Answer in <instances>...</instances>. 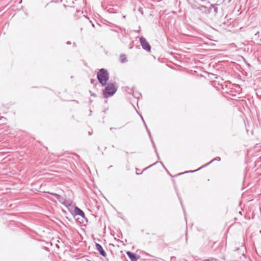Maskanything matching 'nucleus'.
<instances>
[{
  "label": "nucleus",
  "instance_id": "1",
  "mask_svg": "<svg viewBox=\"0 0 261 261\" xmlns=\"http://www.w3.org/2000/svg\"><path fill=\"white\" fill-rule=\"evenodd\" d=\"M117 91L115 83H109L103 91V95L105 98L109 97L114 94Z\"/></svg>",
  "mask_w": 261,
  "mask_h": 261
},
{
  "label": "nucleus",
  "instance_id": "2",
  "mask_svg": "<svg viewBox=\"0 0 261 261\" xmlns=\"http://www.w3.org/2000/svg\"><path fill=\"white\" fill-rule=\"evenodd\" d=\"M109 78L108 71L104 69H101L97 73V79L102 85L106 84Z\"/></svg>",
  "mask_w": 261,
  "mask_h": 261
},
{
  "label": "nucleus",
  "instance_id": "3",
  "mask_svg": "<svg viewBox=\"0 0 261 261\" xmlns=\"http://www.w3.org/2000/svg\"><path fill=\"white\" fill-rule=\"evenodd\" d=\"M140 41L143 48L148 51H150V46L146 41V39L143 37L140 38Z\"/></svg>",
  "mask_w": 261,
  "mask_h": 261
},
{
  "label": "nucleus",
  "instance_id": "4",
  "mask_svg": "<svg viewBox=\"0 0 261 261\" xmlns=\"http://www.w3.org/2000/svg\"><path fill=\"white\" fill-rule=\"evenodd\" d=\"M126 254L132 261H137V260L139 258V256H137L136 254H135V253L130 252L129 251H127L126 252Z\"/></svg>",
  "mask_w": 261,
  "mask_h": 261
},
{
  "label": "nucleus",
  "instance_id": "5",
  "mask_svg": "<svg viewBox=\"0 0 261 261\" xmlns=\"http://www.w3.org/2000/svg\"><path fill=\"white\" fill-rule=\"evenodd\" d=\"M96 248L99 252L100 254L101 255H102L103 256H106L107 254L106 252L103 250L102 246L100 244L96 243Z\"/></svg>",
  "mask_w": 261,
  "mask_h": 261
},
{
  "label": "nucleus",
  "instance_id": "6",
  "mask_svg": "<svg viewBox=\"0 0 261 261\" xmlns=\"http://www.w3.org/2000/svg\"><path fill=\"white\" fill-rule=\"evenodd\" d=\"M50 194L54 196L59 200L60 202L64 203L65 199L61 196L56 193H50Z\"/></svg>",
  "mask_w": 261,
  "mask_h": 261
},
{
  "label": "nucleus",
  "instance_id": "7",
  "mask_svg": "<svg viewBox=\"0 0 261 261\" xmlns=\"http://www.w3.org/2000/svg\"><path fill=\"white\" fill-rule=\"evenodd\" d=\"M75 212L76 215H79L80 216H82L83 217H84V212L79 208L75 207Z\"/></svg>",
  "mask_w": 261,
  "mask_h": 261
},
{
  "label": "nucleus",
  "instance_id": "8",
  "mask_svg": "<svg viewBox=\"0 0 261 261\" xmlns=\"http://www.w3.org/2000/svg\"><path fill=\"white\" fill-rule=\"evenodd\" d=\"M120 60L122 63H124L126 61V58L125 55H121Z\"/></svg>",
  "mask_w": 261,
  "mask_h": 261
},
{
  "label": "nucleus",
  "instance_id": "9",
  "mask_svg": "<svg viewBox=\"0 0 261 261\" xmlns=\"http://www.w3.org/2000/svg\"><path fill=\"white\" fill-rule=\"evenodd\" d=\"M63 204L66 205V206H68V205L70 206L72 204V201L71 200H66L65 199L64 203H63Z\"/></svg>",
  "mask_w": 261,
  "mask_h": 261
},
{
  "label": "nucleus",
  "instance_id": "10",
  "mask_svg": "<svg viewBox=\"0 0 261 261\" xmlns=\"http://www.w3.org/2000/svg\"><path fill=\"white\" fill-rule=\"evenodd\" d=\"M220 159H220V157H217V158H216L215 159H214L213 160H212V161H211V162H213V161H215V160H216V161H220Z\"/></svg>",
  "mask_w": 261,
  "mask_h": 261
}]
</instances>
